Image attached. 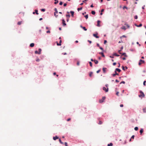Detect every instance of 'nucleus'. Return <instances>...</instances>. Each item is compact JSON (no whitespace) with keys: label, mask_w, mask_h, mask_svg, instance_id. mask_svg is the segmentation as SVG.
I'll list each match as a JSON object with an SVG mask.
<instances>
[{"label":"nucleus","mask_w":146,"mask_h":146,"mask_svg":"<svg viewBox=\"0 0 146 146\" xmlns=\"http://www.w3.org/2000/svg\"><path fill=\"white\" fill-rule=\"evenodd\" d=\"M77 65L78 66H79V65H80V63H79V62H77Z\"/></svg>","instance_id":"864d4df0"},{"label":"nucleus","mask_w":146,"mask_h":146,"mask_svg":"<svg viewBox=\"0 0 146 146\" xmlns=\"http://www.w3.org/2000/svg\"><path fill=\"white\" fill-rule=\"evenodd\" d=\"M121 29H124V30H125L126 29V28H125V26H123L121 27Z\"/></svg>","instance_id":"bb28decb"},{"label":"nucleus","mask_w":146,"mask_h":146,"mask_svg":"<svg viewBox=\"0 0 146 146\" xmlns=\"http://www.w3.org/2000/svg\"><path fill=\"white\" fill-rule=\"evenodd\" d=\"M107 68H103V71L104 73H105L106 72V70Z\"/></svg>","instance_id":"9d476101"},{"label":"nucleus","mask_w":146,"mask_h":146,"mask_svg":"<svg viewBox=\"0 0 146 146\" xmlns=\"http://www.w3.org/2000/svg\"><path fill=\"white\" fill-rule=\"evenodd\" d=\"M109 57H110L111 58H114L113 56H110Z\"/></svg>","instance_id":"bf43d9fd"},{"label":"nucleus","mask_w":146,"mask_h":146,"mask_svg":"<svg viewBox=\"0 0 146 146\" xmlns=\"http://www.w3.org/2000/svg\"><path fill=\"white\" fill-rule=\"evenodd\" d=\"M105 98H106L105 97H103L102 98V100H103L104 101V100H105Z\"/></svg>","instance_id":"a19ab883"},{"label":"nucleus","mask_w":146,"mask_h":146,"mask_svg":"<svg viewBox=\"0 0 146 146\" xmlns=\"http://www.w3.org/2000/svg\"><path fill=\"white\" fill-rule=\"evenodd\" d=\"M140 93H141V94L139 95V97H144L145 96V95H144V94L142 91H140Z\"/></svg>","instance_id":"f257e3e1"},{"label":"nucleus","mask_w":146,"mask_h":146,"mask_svg":"<svg viewBox=\"0 0 146 146\" xmlns=\"http://www.w3.org/2000/svg\"><path fill=\"white\" fill-rule=\"evenodd\" d=\"M22 21H19L18 22V23H17V24L18 25H20L22 23Z\"/></svg>","instance_id":"aec40b11"},{"label":"nucleus","mask_w":146,"mask_h":146,"mask_svg":"<svg viewBox=\"0 0 146 146\" xmlns=\"http://www.w3.org/2000/svg\"><path fill=\"white\" fill-rule=\"evenodd\" d=\"M97 46L98 47H100V46L99 44H98V43H97Z\"/></svg>","instance_id":"0e129e2a"},{"label":"nucleus","mask_w":146,"mask_h":146,"mask_svg":"<svg viewBox=\"0 0 146 146\" xmlns=\"http://www.w3.org/2000/svg\"><path fill=\"white\" fill-rule=\"evenodd\" d=\"M66 16L67 17H68V18H69L70 17V15L69 14H68V15H66Z\"/></svg>","instance_id":"c9c22d12"},{"label":"nucleus","mask_w":146,"mask_h":146,"mask_svg":"<svg viewBox=\"0 0 146 146\" xmlns=\"http://www.w3.org/2000/svg\"><path fill=\"white\" fill-rule=\"evenodd\" d=\"M70 13H71L72 16L73 17L74 12L73 11H70Z\"/></svg>","instance_id":"f3484780"},{"label":"nucleus","mask_w":146,"mask_h":146,"mask_svg":"<svg viewBox=\"0 0 146 146\" xmlns=\"http://www.w3.org/2000/svg\"><path fill=\"white\" fill-rule=\"evenodd\" d=\"M54 11H55V12L54 13V15L56 16V13H58V12L57 10V9L56 8H55L54 9Z\"/></svg>","instance_id":"39448f33"},{"label":"nucleus","mask_w":146,"mask_h":146,"mask_svg":"<svg viewBox=\"0 0 146 146\" xmlns=\"http://www.w3.org/2000/svg\"><path fill=\"white\" fill-rule=\"evenodd\" d=\"M121 51V50H120L118 51V52H119V53L120 54H121V53L120 52Z\"/></svg>","instance_id":"69168bd1"},{"label":"nucleus","mask_w":146,"mask_h":146,"mask_svg":"<svg viewBox=\"0 0 146 146\" xmlns=\"http://www.w3.org/2000/svg\"><path fill=\"white\" fill-rule=\"evenodd\" d=\"M34 43H32L30 44V46L31 47H32L34 46Z\"/></svg>","instance_id":"4468645a"},{"label":"nucleus","mask_w":146,"mask_h":146,"mask_svg":"<svg viewBox=\"0 0 146 146\" xmlns=\"http://www.w3.org/2000/svg\"><path fill=\"white\" fill-rule=\"evenodd\" d=\"M94 61L96 64H97L98 63V61L96 60H94Z\"/></svg>","instance_id":"412c9836"},{"label":"nucleus","mask_w":146,"mask_h":146,"mask_svg":"<svg viewBox=\"0 0 146 146\" xmlns=\"http://www.w3.org/2000/svg\"><path fill=\"white\" fill-rule=\"evenodd\" d=\"M143 129H141L140 131V133L141 135V134L143 133Z\"/></svg>","instance_id":"dca6fc26"},{"label":"nucleus","mask_w":146,"mask_h":146,"mask_svg":"<svg viewBox=\"0 0 146 146\" xmlns=\"http://www.w3.org/2000/svg\"><path fill=\"white\" fill-rule=\"evenodd\" d=\"M116 63L114 62V63H113V66H115V65H116Z\"/></svg>","instance_id":"13d9d810"},{"label":"nucleus","mask_w":146,"mask_h":146,"mask_svg":"<svg viewBox=\"0 0 146 146\" xmlns=\"http://www.w3.org/2000/svg\"><path fill=\"white\" fill-rule=\"evenodd\" d=\"M54 1H55V2H54V3L55 4H57L58 2V0H54Z\"/></svg>","instance_id":"393cba45"},{"label":"nucleus","mask_w":146,"mask_h":146,"mask_svg":"<svg viewBox=\"0 0 146 146\" xmlns=\"http://www.w3.org/2000/svg\"><path fill=\"white\" fill-rule=\"evenodd\" d=\"M59 142L60 143H61V144H63V143L62 142L60 139H59Z\"/></svg>","instance_id":"e433bc0d"},{"label":"nucleus","mask_w":146,"mask_h":146,"mask_svg":"<svg viewBox=\"0 0 146 146\" xmlns=\"http://www.w3.org/2000/svg\"><path fill=\"white\" fill-rule=\"evenodd\" d=\"M138 129V128L137 127H135V128H134V129L135 130V131H137Z\"/></svg>","instance_id":"7c9ffc66"},{"label":"nucleus","mask_w":146,"mask_h":146,"mask_svg":"<svg viewBox=\"0 0 146 146\" xmlns=\"http://www.w3.org/2000/svg\"><path fill=\"white\" fill-rule=\"evenodd\" d=\"M115 82H119V81L116 79L115 80Z\"/></svg>","instance_id":"338daca9"},{"label":"nucleus","mask_w":146,"mask_h":146,"mask_svg":"<svg viewBox=\"0 0 146 146\" xmlns=\"http://www.w3.org/2000/svg\"><path fill=\"white\" fill-rule=\"evenodd\" d=\"M35 54H40V52H38L37 51H35Z\"/></svg>","instance_id":"6ab92c4d"},{"label":"nucleus","mask_w":146,"mask_h":146,"mask_svg":"<svg viewBox=\"0 0 146 146\" xmlns=\"http://www.w3.org/2000/svg\"><path fill=\"white\" fill-rule=\"evenodd\" d=\"M115 74H112V76L113 77H114L116 75H119L117 73L116 71H115Z\"/></svg>","instance_id":"0eeeda50"},{"label":"nucleus","mask_w":146,"mask_h":146,"mask_svg":"<svg viewBox=\"0 0 146 146\" xmlns=\"http://www.w3.org/2000/svg\"><path fill=\"white\" fill-rule=\"evenodd\" d=\"M58 138V137L57 136H56L55 137H53V139L54 140H56V139H57Z\"/></svg>","instance_id":"1a4fd4ad"},{"label":"nucleus","mask_w":146,"mask_h":146,"mask_svg":"<svg viewBox=\"0 0 146 146\" xmlns=\"http://www.w3.org/2000/svg\"><path fill=\"white\" fill-rule=\"evenodd\" d=\"M137 15H136L135 16L134 18L135 19H137Z\"/></svg>","instance_id":"c03bdc74"},{"label":"nucleus","mask_w":146,"mask_h":146,"mask_svg":"<svg viewBox=\"0 0 146 146\" xmlns=\"http://www.w3.org/2000/svg\"><path fill=\"white\" fill-rule=\"evenodd\" d=\"M102 122L101 121H99V123H98V124H100H100H102Z\"/></svg>","instance_id":"4c0bfd02"},{"label":"nucleus","mask_w":146,"mask_h":146,"mask_svg":"<svg viewBox=\"0 0 146 146\" xmlns=\"http://www.w3.org/2000/svg\"><path fill=\"white\" fill-rule=\"evenodd\" d=\"M122 69L124 70H125V67L124 66H122Z\"/></svg>","instance_id":"8fccbe9b"},{"label":"nucleus","mask_w":146,"mask_h":146,"mask_svg":"<svg viewBox=\"0 0 146 146\" xmlns=\"http://www.w3.org/2000/svg\"><path fill=\"white\" fill-rule=\"evenodd\" d=\"M100 21H99V20L98 21L97 26L98 27H100Z\"/></svg>","instance_id":"ddd939ff"},{"label":"nucleus","mask_w":146,"mask_h":146,"mask_svg":"<svg viewBox=\"0 0 146 146\" xmlns=\"http://www.w3.org/2000/svg\"><path fill=\"white\" fill-rule=\"evenodd\" d=\"M65 146H68V145H67V142L65 143Z\"/></svg>","instance_id":"49530a36"},{"label":"nucleus","mask_w":146,"mask_h":146,"mask_svg":"<svg viewBox=\"0 0 146 146\" xmlns=\"http://www.w3.org/2000/svg\"><path fill=\"white\" fill-rule=\"evenodd\" d=\"M146 82V81H144L143 82V85L144 86H146V84H145V82Z\"/></svg>","instance_id":"58836bf2"},{"label":"nucleus","mask_w":146,"mask_h":146,"mask_svg":"<svg viewBox=\"0 0 146 146\" xmlns=\"http://www.w3.org/2000/svg\"><path fill=\"white\" fill-rule=\"evenodd\" d=\"M127 9V8L126 6H124L123 7V9Z\"/></svg>","instance_id":"ea45409f"},{"label":"nucleus","mask_w":146,"mask_h":146,"mask_svg":"<svg viewBox=\"0 0 146 146\" xmlns=\"http://www.w3.org/2000/svg\"><path fill=\"white\" fill-rule=\"evenodd\" d=\"M143 110L144 112H146V108H143Z\"/></svg>","instance_id":"2f4dec72"},{"label":"nucleus","mask_w":146,"mask_h":146,"mask_svg":"<svg viewBox=\"0 0 146 146\" xmlns=\"http://www.w3.org/2000/svg\"><path fill=\"white\" fill-rule=\"evenodd\" d=\"M135 25L138 27H141L142 26V24H140L139 25Z\"/></svg>","instance_id":"5701e85b"},{"label":"nucleus","mask_w":146,"mask_h":146,"mask_svg":"<svg viewBox=\"0 0 146 146\" xmlns=\"http://www.w3.org/2000/svg\"><path fill=\"white\" fill-rule=\"evenodd\" d=\"M123 104H121V105H120V107H123Z\"/></svg>","instance_id":"680f3d73"},{"label":"nucleus","mask_w":146,"mask_h":146,"mask_svg":"<svg viewBox=\"0 0 146 146\" xmlns=\"http://www.w3.org/2000/svg\"><path fill=\"white\" fill-rule=\"evenodd\" d=\"M144 63L145 61L141 59L139 61V62L138 64L139 66H140L141 64Z\"/></svg>","instance_id":"f03ea898"},{"label":"nucleus","mask_w":146,"mask_h":146,"mask_svg":"<svg viewBox=\"0 0 146 146\" xmlns=\"http://www.w3.org/2000/svg\"><path fill=\"white\" fill-rule=\"evenodd\" d=\"M126 37V36H125L124 35H123L121 37H121Z\"/></svg>","instance_id":"5fc2aeb1"},{"label":"nucleus","mask_w":146,"mask_h":146,"mask_svg":"<svg viewBox=\"0 0 146 146\" xmlns=\"http://www.w3.org/2000/svg\"><path fill=\"white\" fill-rule=\"evenodd\" d=\"M121 54H122V55H124L125 56H127V55H126V53H123Z\"/></svg>","instance_id":"c756f323"},{"label":"nucleus","mask_w":146,"mask_h":146,"mask_svg":"<svg viewBox=\"0 0 146 146\" xmlns=\"http://www.w3.org/2000/svg\"><path fill=\"white\" fill-rule=\"evenodd\" d=\"M62 23L64 26H65L66 25V24L65 23V21L64 19L62 20Z\"/></svg>","instance_id":"423d86ee"},{"label":"nucleus","mask_w":146,"mask_h":146,"mask_svg":"<svg viewBox=\"0 0 146 146\" xmlns=\"http://www.w3.org/2000/svg\"><path fill=\"white\" fill-rule=\"evenodd\" d=\"M42 11L44 12L45 11V9H42L41 10Z\"/></svg>","instance_id":"de8ad7c7"},{"label":"nucleus","mask_w":146,"mask_h":146,"mask_svg":"<svg viewBox=\"0 0 146 146\" xmlns=\"http://www.w3.org/2000/svg\"><path fill=\"white\" fill-rule=\"evenodd\" d=\"M91 13L92 14L94 15H95L96 13L95 11H92L91 12Z\"/></svg>","instance_id":"cd10ccee"},{"label":"nucleus","mask_w":146,"mask_h":146,"mask_svg":"<svg viewBox=\"0 0 146 146\" xmlns=\"http://www.w3.org/2000/svg\"><path fill=\"white\" fill-rule=\"evenodd\" d=\"M99 54H101L102 57H105V55H104V54L103 52H100Z\"/></svg>","instance_id":"a211bd4d"},{"label":"nucleus","mask_w":146,"mask_h":146,"mask_svg":"<svg viewBox=\"0 0 146 146\" xmlns=\"http://www.w3.org/2000/svg\"><path fill=\"white\" fill-rule=\"evenodd\" d=\"M89 64H90V66H91V67H92V63L91 62H89Z\"/></svg>","instance_id":"72a5a7b5"},{"label":"nucleus","mask_w":146,"mask_h":146,"mask_svg":"<svg viewBox=\"0 0 146 146\" xmlns=\"http://www.w3.org/2000/svg\"><path fill=\"white\" fill-rule=\"evenodd\" d=\"M62 4H63L62 2V1H61L60 2V3H59V5H62Z\"/></svg>","instance_id":"79ce46f5"},{"label":"nucleus","mask_w":146,"mask_h":146,"mask_svg":"<svg viewBox=\"0 0 146 146\" xmlns=\"http://www.w3.org/2000/svg\"><path fill=\"white\" fill-rule=\"evenodd\" d=\"M134 135H133L131 137V138H132V139H133L134 138Z\"/></svg>","instance_id":"052dcab7"},{"label":"nucleus","mask_w":146,"mask_h":146,"mask_svg":"<svg viewBox=\"0 0 146 146\" xmlns=\"http://www.w3.org/2000/svg\"><path fill=\"white\" fill-rule=\"evenodd\" d=\"M103 89L106 92H107L108 90V88L107 89H106L105 87H103Z\"/></svg>","instance_id":"20e7f679"},{"label":"nucleus","mask_w":146,"mask_h":146,"mask_svg":"<svg viewBox=\"0 0 146 146\" xmlns=\"http://www.w3.org/2000/svg\"><path fill=\"white\" fill-rule=\"evenodd\" d=\"M107 42V40H104V44H106V43Z\"/></svg>","instance_id":"09e8293b"},{"label":"nucleus","mask_w":146,"mask_h":146,"mask_svg":"<svg viewBox=\"0 0 146 146\" xmlns=\"http://www.w3.org/2000/svg\"><path fill=\"white\" fill-rule=\"evenodd\" d=\"M80 27L82 28L84 31H86L87 30V29H86L85 27H83L82 25H80Z\"/></svg>","instance_id":"6e6552de"},{"label":"nucleus","mask_w":146,"mask_h":146,"mask_svg":"<svg viewBox=\"0 0 146 146\" xmlns=\"http://www.w3.org/2000/svg\"><path fill=\"white\" fill-rule=\"evenodd\" d=\"M115 71H117L119 72H120L121 71V70L119 68H117L115 69Z\"/></svg>","instance_id":"f8f14e48"},{"label":"nucleus","mask_w":146,"mask_h":146,"mask_svg":"<svg viewBox=\"0 0 146 146\" xmlns=\"http://www.w3.org/2000/svg\"><path fill=\"white\" fill-rule=\"evenodd\" d=\"M93 74V72H90L89 73V76L90 77H92Z\"/></svg>","instance_id":"b1692460"},{"label":"nucleus","mask_w":146,"mask_h":146,"mask_svg":"<svg viewBox=\"0 0 146 146\" xmlns=\"http://www.w3.org/2000/svg\"><path fill=\"white\" fill-rule=\"evenodd\" d=\"M99 48H100L101 50H102V51H103V48H102V47H99Z\"/></svg>","instance_id":"a18cd8bd"},{"label":"nucleus","mask_w":146,"mask_h":146,"mask_svg":"<svg viewBox=\"0 0 146 146\" xmlns=\"http://www.w3.org/2000/svg\"><path fill=\"white\" fill-rule=\"evenodd\" d=\"M88 42H89L90 43V44H91L92 43V41H90V40H88Z\"/></svg>","instance_id":"e2e57ef3"},{"label":"nucleus","mask_w":146,"mask_h":146,"mask_svg":"<svg viewBox=\"0 0 146 146\" xmlns=\"http://www.w3.org/2000/svg\"><path fill=\"white\" fill-rule=\"evenodd\" d=\"M113 144L112 143H110L108 145V146H112L113 145Z\"/></svg>","instance_id":"a878e982"},{"label":"nucleus","mask_w":146,"mask_h":146,"mask_svg":"<svg viewBox=\"0 0 146 146\" xmlns=\"http://www.w3.org/2000/svg\"><path fill=\"white\" fill-rule=\"evenodd\" d=\"M57 45H58V46H61V43L62 42V40H60V43H58L57 42Z\"/></svg>","instance_id":"9b49d317"},{"label":"nucleus","mask_w":146,"mask_h":146,"mask_svg":"<svg viewBox=\"0 0 146 146\" xmlns=\"http://www.w3.org/2000/svg\"><path fill=\"white\" fill-rule=\"evenodd\" d=\"M98 35L97 33L96 34H93V36L96 38H99V37L98 36Z\"/></svg>","instance_id":"7ed1b4c3"},{"label":"nucleus","mask_w":146,"mask_h":146,"mask_svg":"<svg viewBox=\"0 0 146 146\" xmlns=\"http://www.w3.org/2000/svg\"><path fill=\"white\" fill-rule=\"evenodd\" d=\"M38 51H39V52H41V49H40V48H39L38 49Z\"/></svg>","instance_id":"6e6d98bb"},{"label":"nucleus","mask_w":146,"mask_h":146,"mask_svg":"<svg viewBox=\"0 0 146 146\" xmlns=\"http://www.w3.org/2000/svg\"><path fill=\"white\" fill-rule=\"evenodd\" d=\"M104 101L102 100H99V102L100 103H102Z\"/></svg>","instance_id":"f704fd0d"},{"label":"nucleus","mask_w":146,"mask_h":146,"mask_svg":"<svg viewBox=\"0 0 146 146\" xmlns=\"http://www.w3.org/2000/svg\"><path fill=\"white\" fill-rule=\"evenodd\" d=\"M67 4L66 3H65L64 4V6L65 7L66 6Z\"/></svg>","instance_id":"4d7b16f0"},{"label":"nucleus","mask_w":146,"mask_h":146,"mask_svg":"<svg viewBox=\"0 0 146 146\" xmlns=\"http://www.w3.org/2000/svg\"><path fill=\"white\" fill-rule=\"evenodd\" d=\"M121 83H123V84H125V82L123 81H122L121 82H120V84H121Z\"/></svg>","instance_id":"37998d69"},{"label":"nucleus","mask_w":146,"mask_h":146,"mask_svg":"<svg viewBox=\"0 0 146 146\" xmlns=\"http://www.w3.org/2000/svg\"><path fill=\"white\" fill-rule=\"evenodd\" d=\"M113 56H119V54H117L116 53H114L113 54Z\"/></svg>","instance_id":"2eb2a0df"},{"label":"nucleus","mask_w":146,"mask_h":146,"mask_svg":"<svg viewBox=\"0 0 146 146\" xmlns=\"http://www.w3.org/2000/svg\"><path fill=\"white\" fill-rule=\"evenodd\" d=\"M85 17L86 18V19H87L88 18V15H87L85 16Z\"/></svg>","instance_id":"473e14b6"},{"label":"nucleus","mask_w":146,"mask_h":146,"mask_svg":"<svg viewBox=\"0 0 146 146\" xmlns=\"http://www.w3.org/2000/svg\"><path fill=\"white\" fill-rule=\"evenodd\" d=\"M100 71V70H98V71H97V72H97V73H99Z\"/></svg>","instance_id":"3c124183"},{"label":"nucleus","mask_w":146,"mask_h":146,"mask_svg":"<svg viewBox=\"0 0 146 146\" xmlns=\"http://www.w3.org/2000/svg\"><path fill=\"white\" fill-rule=\"evenodd\" d=\"M35 13H36V15H38V10H36V9H35Z\"/></svg>","instance_id":"4be33fe9"},{"label":"nucleus","mask_w":146,"mask_h":146,"mask_svg":"<svg viewBox=\"0 0 146 146\" xmlns=\"http://www.w3.org/2000/svg\"><path fill=\"white\" fill-rule=\"evenodd\" d=\"M82 9V7H81V8H78L77 10L79 11L80 10H81Z\"/></svg>","instance_id":"c85d7f7f"},{"label":"nucleus","mask_w":146,"mask_h":146,"mask_svg":"<svg viewBox=\"0 0 146 146\" xmlns=\"http://www.w3.org/2000/svg\"><path fill=\"white\" fill-rule=\"evenodd\" d=\"M70 120H71L70 118H69L67 120V121H70Z\"/></svg>","instance_id":"603ef678"},{"label":"nucleus","mask_w":146,"mask_h":146,"mask_svg":"<svg viewBox=\"0 0 146 146\" xmlns=\"http://www.w3.org/2000/svg\"><path fill=\"white\" fill-rule=\"evenodd\" d=\"M46 33H50V31H46Z\"/></svg>","instance_id":"774afa93"}]
</instances>
